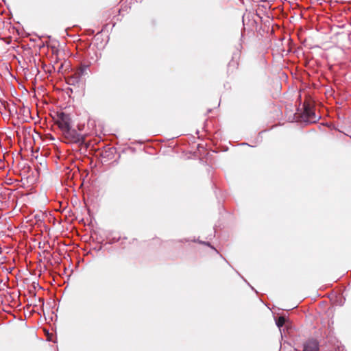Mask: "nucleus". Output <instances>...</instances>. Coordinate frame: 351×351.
I'll return each mask as SVG.
<instances>
[{"instance_id": "obj_1", "label": "nucleus", "mask_w": 351, "mask_h": 351, "mask_svg": "<svg viewBox=\"0 0 351 351\" xmlns=\"http://www.w3.org/2000/svg\"><path fill=\"white\" fill-rule=\"evenodd\" d=\"M61 132L66 143H81L84 141L83 136L73 128L72 125L62 130Z\"/></svg>"}, {"instance_id": "obj_2", "label": "nucleus", "mask_w": 351, "mask_h": 351, "mask_svg": "<svg viewBox=\"0 0 351 351\" xmlns=\"http://www.w3.org/2000/svg\"><path fill=\"white\" fill-rule=\"evenodd\" d=\"M53 119L61 132L72 125L70 115L64 112H57Z\"/></svg>"}, {"instance_id": "obj_3", "label": "nucleus", "mask_w": 351, "mask_h": 351, "mask_svg": "<svg viewBox=\"0 0 351 351\" xmlns=\"http://www.w3.org/2000/svg\"><path fill=\"white\" fill-rule=\"evenodd\" d=\"M303 351H319V343L317 340L311 339L304 344Z\"/></svg>"}, {"instance_id": "obj_4", "label": "nucleus", "mask_w": 351, "mask_h": 351, "mask_svg": "<svg viewBox=\"0 0 351 351\" xmlns=\"http://www.w3.org/2000/svg\"><path fill=\"white\" fill-rule=\"evenodd\" d=\"M88 65H81V66L78 69L77 71V74L78 75V77H82L88 74Z\"/></svg>"}, {"instance_id": "obj_5", "label": "nucleus", "mask_w": 351, "mask_h": 351, "mask_svg": "<svg viewBox=\"0 0 351 351\" xmlns=\"http://www.w3.org/2000/svg\"><path fill=\"white\" fill-rule=\"evenodd\" d=\"M285 323V318L282 316H280L276 321V324L278 328L282 327Z\"/></svg>"}, {"instance_id": "obj_6", "label": "nucleus", "mask_w": 351, "mask_h": 351, "mask_svg": "<svg viewBox=\"0 0 351 351\" xmlns=\"http://www.w3.org/2000/svg\"><path fill=\"white\" fill-rule=\"evenodd\" d=\"M305 112H306V114H308V117L313 120L314 119H315V113L311 112L310 110H308V109H305Z\"/></svg>"}, {"instance_id": "obj_7", "label": "nucleus", "mask_w": 351, "mask_h": 351, "mask_svg": "<svg viewBox=\"0 0 351 351\" xmlns=\"http://www.w3.org/2000/svg\"><path fill=\"white\" fill-rule=\"evenodd\" d=\"M206 245H210V244L208 243H204Z\"/></svg>"}]
</instances>
